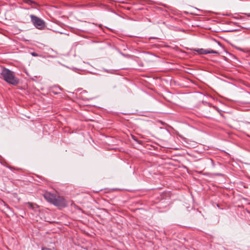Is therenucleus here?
Returning a JSON list of instances; mask_svg holds the SVG:
<instances>
[{
  "label": "nucleus",
  "mask_w": 250,
  "mask_h": 250,
  "mask_svg": "<svg viewBox=\"0 0 250 250\" xmlns=\"http://www.w3.org/2000/svg\"><path fill=\"white\" fill-rule=\"evenodd\" d=\"M196 51L200 54H218V52L216 51H214L211 49H207L205 50L204 49H198L196 50Z\"/></svg>",
  "instance_id": "nucleus-4"
},
{
  "label": "nucleus",
  "mask_w": 250,
  "mask_h": 250,
  "mask_svg": "<svg viewBox=\"0 0 250 250\" xmlns=\"http://www.w3.org/2000/svg\"><path fill=\"white\" fill-rule=\"evenodd\" d=\"M31 55L33 56H34V57H36V56H38V55L35 53V52H33L31 53Z\"/></svg>",
  "instance_id": "nucleus-8"
},
{
  "label": "nucleus",
  "mask_w": 250,
  "mask_h": 250,
  "mask_svg": "<svg viewBox=\"0 0 250 250\" xmlns=\"http://www.w3.org/2000/svg\"><path fill=\"white\" fill-rule=\"evenodd\" d=\"M23 1L29 5L36 4V2L32 0H23Z\"/></svg>",
  "instance_id": "nucleus-6"
},
{
  "label": "nucleus",
  "mask_w": 250,
  "mask_h": 250,
  "mask_svg": "<svg viewBox=\"0 0 250 250\" xmlns=\"http://www.w3.org/2000/svg\"><path fill=\"white\" fill-rule=\"evenodd\" d=\"M30 17L31 21L37 28L42 29L44 27L45 22L42 20L33 15H31Z\"/></svg>",
  "instance_id": "nucleus-2"
},
{
  "label": "nucleus",
  "mask_w": 250,
  "mask_h": 250,
  "mask_svg": "<svg viewBox=\"0 0 250 250\" xmlns=\"http://www.w3.org/2000/svg\"><path fill=\"white\" fill-rule=\"evenodd\" d=\"M52 204L56 206L63 207L66 206V202L65 200L60 196L55 197L52 202Z\"/></svg>",
  "instance_id": "nucleus-3"
},
{
  "label": "nucleus",
  "mask_w": 250,
  "mask_h": 250,
  "mask_svg": "<svg viewBox=\"0 0 250 250\" xmlns=\"http://www.w3.org/2000/svg\"><path fill=\"white\" fill-rule=\"evenodd\" d=\"M44 197L47 201L52 203L56 196L49 192H46L44 194Z\"/></svg>",
  "instance_id": "nucleus-5"
},
{
  "label": "nucleus",
  "mask_w": 250,
  "mask_h": 250,
  "mask_svg": "<svg viewBox=\"0 0 250 250\" xmlns=\"http://www.w3.org/2000/svg\"><path fill=\"white\" fill-rule=\"evenodd\" d=\"M0 74L3 79L8 83L16 85L19 83V80L15 76L14 72L8 69L2 68Z\"/></svg>",
  "instance_id": "nucleus-1"
},
{
  "label": "nucleus",
  "mask_w": 250,
  "mask_h": 250,
  "mask_svg": "<svg viewBox=\"0 0 250 250\" xmlns=\"http://www.w3.org/2000/svg\"><path fill=\"white\" fill-rule=\"evenodd\" d=\"M42 250H51L50 249L44 248L42 249Z\"/></svg>",
  "instance_id": "nucleus-9"
},
{
  "label": "nucleus",
  "mask_w": 250,
  "mask_h": 250,
  "mask_svg": "<svg viewBox=\"0 0 250 250\" xmlns=\"http://www.w3.org/2000/svg\"><path fill=\"white\" fill-rule=\"evenodd\" d=\"M27 207H28L29 208H32V209H33L34 208V205L30 203H28L27 204Z\"/></svg>",
  "instance_id": "nucleus-7"
}]
</instances>
